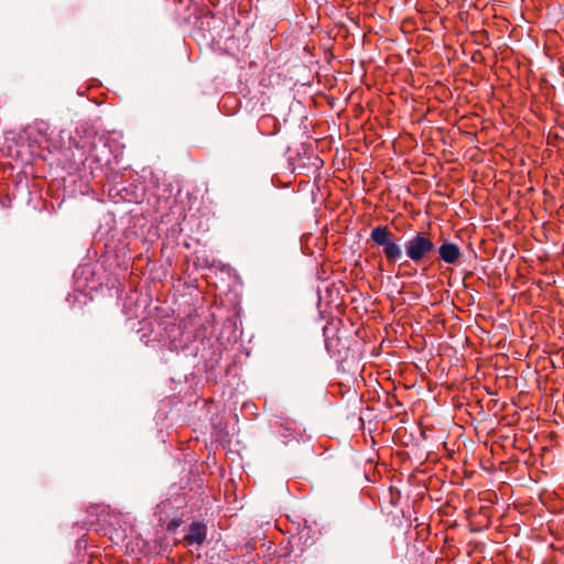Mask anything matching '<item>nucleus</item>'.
<instances>
[{
  "mask_svg": "<svg viewBox=\"0 0 564 564\" xmlns=\"http://www.w3.org/2000/svg\"><path fill=\"white\" fill-rule=\"evenodd\" d=\"M371 242L382 248V253L388 263L394 264L402 258V248L399 238L388 226H377L370 232Z\"/></svg>",
  "mask_w": 564,
  "mask_h": 564,
  "instance_id": "nucleus-1",
  "label": "nucleus"
},
{
  "mask_svg": "<svg viewBox=\"0 0 564 564\" xmlns=\"http://www.w3.org/2000/svg\"><path fill=\"white\" fill-rule=\"evenodd\" d=\"M406 257L415 264L421 263L436 250L431 234L425 231L415 232L404 243Z\"/></svg>",
  "mask_w": 564,
  "mask_h": 564,
  "instance_id": "nucleus-2",
  "label": "nucleus"
},
{
  "mask_svg": "<svg viewBox=\"0 0 564 564\" xmlns=\"http://www.w3.org/2000/svg\"><path fill=\"white\" fill-rule=\"evenodd\" d=\"M325 348L333 357H341L348 350L346 338H344L336 326L326 325L323 328Z\"/></svg>",
  "mask_w": 564,
  "mask_h": 564,
  "instance_id": "nucleus-3",
  "label": "nucleus"
},
{
  "mask_svg": "<svg viewBox=\"0 0 564 564\" xmlns=\"http://www.w3.org/2000/svg\"><path fill=\"white\" fill-rule=\"evenodd\" d=\"M207 524L203 521H193L187 528L184 529V535L178 543L186 547L197 546L200 547L207 539Z\"/></svg>",
  "mask_w": 564,
  "mask_h": 564,
  "instance_id": "nucleus-4",
  "label": "nucleus"
},
{
  "mask_svg": "<svg viewBox=\"0 0 564 564\" xmlns=\"http://www.w3.org/2000/svg\"><path fill=\"white\" fill-rule=\"evenodd\" d=\"M437 252L441 260L447 264H456L462 256L459 247L454 242L442 243L438 247Z\"/></svg>",
  "mask_w": 564,
  "mask_h": 564,
  "instance_id": "nucleus-5",
  "label": "nucleus"
},
{
  "mask_svg": "<svg viewBox=\"0 0 564 564\" xmlns=\"http://www.w3.org/2000/svg\"><path fill=\"white\" fill-rule=\"evenodd\" d=\"M321 531L313 529L312 527L305 525L299 533V539L305 547H310L316 543Z\"/></svg>",
  "mask_w": 564,
  "mask_h": 564,
  "instance_id": "nucleus-6",
  "label": "nucleus"
},
{
  "mask_svg": "<svg viewBox=\"0 0 564 564\" xmlns=\"http://www.w3.org/2000/svg\"><path fill=\"white\" fill-rule=\"evenodd\" d=\"M188 202H189V207H188L189 210H192V209L198 210L199 209L200 202H199L198 195L196 193L188 194Z\"/></svg>",
  "mask_w": 564,
  "mask_h": 564,
  "instance_id": "nucleus-7",
  "label": "nucleus"
},
{
  "mask_svg": "<svg viewBox=\"0 0 564 564\" xmlns=\"http://www.w3.org/2000/svg\"><path fill=\"white\" fill-rule=\"evenodd\" d=\"M109 519H105L110 525H115L120 522L122 514L120 512H109L107 514Z\"/></svg>",
  "mask_w": 564,
  "mask_h": 564,
  "instance_id": "nucleus-8",
  "label": "nucleus"
},
{
  "mask_svg": "<svg viewBox=\"0 0 564 564\" xmlns=\"http://www.w3.org/2000/svg\"><path fill=\"white\" fill-rule=\"evenodd\" d=\"M269 123H272L274 126V128L276 127V120L274 117L268 115V116H263L260 121H259V127L260 128H263L264 126L269 124Z\"/></svg>",
  "mask_w": 564,
  "mask_h": 564,
  "instance_id": "nucleus-9",
  "label": "nucleus"
},
{
  "mask_svg": "<svg viewBox=\"0 0 564 564\" xmlns=\"http://www.w3.org/2000/svg\"><path fill=\"white\" fill-rule=\"evenodd\" d=\"M173 329H174V326H173V325H171V326H170V328H167V327L165 328V332H166L167 337H169L167 349H169L170 351H173V350H174V339H173V338H171V333L173 332Z\"/></svg>",
  "mask_w": 564,
  "mask_h": 564,
  "instance_id": "nucleus-10",
  "label": "nucleus"
},
{
  "mask_svg": "<svg viewBox=\"0 0 564 564\" xmlns=\"http://www.w3.org/2000/svg\"><path fill=\"white\" fill-rule=\"evenodd\" d=\"M0 205H1L3 208H9V207H10V199H9V198H2V197H0Z\"/></svg>",
  "mask_w": 564,
  "mask_h": 564,
  "instance_id": "nucleus-11",
  "label": "nucleus"
},
{
  "mask_svg": "<svg viewBox=\"0 0 564 564\" xmlns=\"http://www.w3.org/2000/svg\"><path fill=\"white\" fill-rule=\"evenodd\" d=\"M174 525H176V520H174V519H173V520H171V521L169 522V524H167V529H169V530H171V529H172V527H174Z\"/></svg>",
  "mask_w": 564,
  "mask_h": 564,
  "instance_id": "nucleus-12",
  "label": "nucleus"
},
{
  "mask_svg": "<svg viewBox=\"0 0 564 564\" xmlns=\"http://www.w3.org/2000/svg\"><path fill=\"white\" fill-rule=\"evenodd\" d=\"M315 161H317V162H318V164H315L316 169H319V167L322 166V164H323V161H322V160H319V158H318V156H315Z\"/></svg>",
  "mask_w": 564,
  "mask_h": 564,
  "instance_id": "nucleus-13",
  "label": "nucleus"
}]
</instances>
